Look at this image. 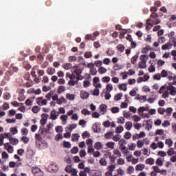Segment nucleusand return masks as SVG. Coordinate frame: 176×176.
I'll return each mask as SVG.
<instances>
[{
    "label": "nucleus",
    "instance_id": "60",
    "mask_svg": "<svg viewBox=\"0 0 176 176\" xmlns=\"http://www.w3.org/2000/svg\"><path fill=\"white\" fill-rule=\"evenodd\" d=\"M81 113H82V115H85V116L87 115H90L91 113V112L87 109H83Z\"/></svg>",
    "mask_w": 176,
    "mask_h": 176
},
{
    "label": "nucleus",
    "instance_id": "41",
    "mask_svg": "<svg viewBox=\"0 0 176 176\" xmlns=\"http://www.w3.org/2000/svg\"><path fill=\"white\" fill-rule=\"evenodd\" d=\"M94 65L97 67V68H101L102 65V60H96L94 62Z\"/></svg>",
    "mask_w": 176,
    "mask_h": 176
},
{
    "label": "nucleus",
    "instance_id": "52",
    "mask_svg": "<svg viewBox=\"0 0 176 176\" xmlns=\"http://www.w3.org/2000/svg\"><path fill=\"white\" fill-rule=\"evenodd\" d=\"M164 64H166V62L164 60L162 59L157 60V65H158V67H163Z\"/></svg>",
    "mask_w": 176,
    "mask_h": 176
},
{
    "label": "nucleus",
    "instance_id": "45",
    "mask_svg": "<svg viewBox=\"0 0 176 176\" xmlns=\"http://www.w3.org/2000/svg\"><path fill=\"white\" fill-rule=\"evenodd\" d=\"M111 81V78L109 76H104L102 78V82L103 83H109Z\"/></svg>",
    "mask_w": 176,
    "mask_h": 176
},
{
    "label": "nucleus",
    "instance_id": "3",
    "mask_svg": "<svg viewBox=\"0 0 176 176\" xmlns=\"http://www.w3.org/2000/svg\"><path fill=\"white\" fill-rule=\"evenodd\" d=\"M102 125L104 127L108 128L111 127L113 129V127H116V124H115V122H110L109 120H106L102 123Z\"/></svg>",
    "mask_w": 176,
    "mask_h": 176
},
{
    "label": "nucleus",
    "instance_id": "34",
    "mask_svg": "<svg viewBox=\"0 0 176 176\" xmlns=\"http://www.w3.org/2000/svg\"><path fill=\"white\" fill-rule=\"evenodd\" d=\"M118 87H119L120 90H124V91H127V85H126L124 83L120 85Z\"/></svg>",
    "mask_w": 176,
    "mask_h": 176
},
{
    "label": "nucleus",
    "instance_id": "44",
    "mask_svg": "<svg viewBox=\"0 0 176 176\" xmlns=\"http://www.w3.org/2000/svg\"><path fill=\"white\" fill-rule=\"evenodd\" d=\"M66 78H69L70 80H72L75 79L76 76L74 74H71V73H66Z\"/></svg>",
    "mask_w": 176,
    "mask_h": 176
},
{
    "label": "nucleus",
    "instance_id": "1",
    "mask_svg": "<svg viewBox=\"0 0 176 176\" xmlns=\"http://www.w3.org/2000/svg\"><path fill=\"white\" fill-rule=\"evenodd\" d=\"M36 102L39 107L47 105V100L43 99V97L42 96L36 98Z\"/></svg>",
    "mask_w": 176,
    "mask_h": 176
},
{
    "label": "nucleus",
    "instance_id": "58",
    "mask_svg": "<svg viewBox=\"0 0 176 176\" xmlns=\"http://www.w3.org/2000/svg\"><path fill=\"white\" fill-rule=\"evenodd\" d=\"M117 163L119 166H123V164H124V159L123 158H119L117 160Z\"/></svg>",
    "mask_w": 176,
    "mask_h": 176
},
{
    "label": "nucleus",
    "instance_id": "35",
    "mask_svg": "<svg viewBox=\"0 0 176 176\" xmlns=\"http://www.w3.org/2000/svg\"><path fill=\"white\" fill-rule=\"evenodd\" d=\"M79 137H80L78 133L73 134L72 135V141L75 142V141H78Z\"/></svg>",
    "mask_w": 176,
    "mask_h": 176
},
{
    "label": "nucleus",
    "instance_id": "43",
    "mask_svg": "<svg viewBox=\"0 0 176 176\" xmlns=\"http://www.w3.org/2000/svg\"><path fill=\"white\" fill-rule=\"evenodd\" d=\"M66 98L67 100H70L71 101H74L75 100V95L71 94H67L66 95Z\"/></svg>",
    "mask_w": 176,
    "mask_h": 176
},
{
    "label": "nucleus",
    "instance_id": "20",
    "mask_svg": "<svg viewBox=\"0 0 176 176\" xmlns=\"http://www.w3.org/2000/svg\"><path fill=\"white\" fill-rule=\"evenodd\" d=\"M168 74H171L170 72H167V70L166 69H163L162 72H161V76L162 78H167V76H168Z\"/></svg>",
    "mask_w": 176,
    "mask_h": 176
},
{
    "label": "nucleus",
    "instance_id": "63",
    "mask_svg": "<svg viewBox=\"0 0 176 176\" xmlns=\"http://www.w3.org/2000/svg\"><path fill=\"white\" fill-rule=\"evenodd\" d=\"M63 126H58L56 127L55 131H56V133H58L60 134V133H63Z\"/></svg>",
    "mask_w": 176,
    "mask_h": 176
},
{
    "label": "nucleus",
    "instance_id": "51",
    "mask_svg": "<svg viewBox=\"0 0 176 176\" xmlns=\"http://www.w3.org/2000/svg\"><path fill=\"white\" fill-rule=\"evenodd\" d=\"M157 155L160 156L161 157H164L167 156V153L163 151H160L157 153Z\"/></svg>",
    "mask_w": 176,
    "mask_h": 176
},
{
    "label": "nucleus",
    "instance_id": "23",
    "mask_svg": "<svg viewBox=\"0 0 176 176\" xmlns=\"http://www.w3.org/2000/svg\"><path fill=\"white\" fill-rule=\"evenodd\" d=\"M140 62L144 63L146 64V62L148 61V56L146 55H141L140 57Z\"/></svg>",
    "mask_w": 176,
    "mask_h": 176
},
{
    "label": "nucleus",
    "instance_id": "2",
    "mask_svg": "<svg viewBox=\"0 0 176 176\" xmlns=\"http://www.w3.org/2000/svg\"><path fill=\"white\" fill-rule=\"evenodd\" d=\"M32 173L34 176H42L43 175V172L41 168L38 167L32 168Z\"/></svg>",
    "mask_w": 176,
    "mask_h": 176
},
{
    "label": "nucleus",
    "instance_id": "38",
    "mask_svg": "<svg viewBox=\"0 0 176 176\" xmlns=\"http://www.w3.org/2000/svg\"><path fill=\"white\" fill-rule=\"evenodd\" d=\"M106 90L107 92L111 93L113 90V86L111 84H107L106 87Z\"/></svg>",
    "mask_w": 176,
    "mask_h": 176
},
{
    "label": "nucleus",
    "instance_id": "47",
    "mask_svg": "<svg viewBox=\"0 0 176 176\" xmlns=\"http://www.w3.org/2000/svg\"><path fill=\"white\" fill-rule=\"evenodd\" d=\"M155 164L162 167V166H163V161L162 160V158H157L156 160Z\"/></svg>",
    "mask_w": 176,
    "mask_h": 176
},
{
    "label": "nucleus",
    "instance_id": "54",
    "mask_svg": "<svg viewBox=\"0 0 176 176\" xmlns=\"http://www.w3.org/2000/svg\"><path fill=\"white\" fill-rule=\"evenodd\" d=\"M157 112L160 115H164V112H166V109L163 107H160L157 109Z\"/></svg>",
    "mask_w": 176,
    "mask_h": 176
},
{
    "label": "nucleus",
    "instance_id": "30",
    "mask_svg": "<svg viewBox=\"0 0 176 176\" xmlns=\"http://www.w3.org/2000/svg\"><path fill=\"white\" fill-rule=\"evenodd\" d=\"M98 72L100 74V75H102V74H107V69L104 67H100L98 69Z\"/></svg>",
    "mask_w": 176,
    "mask_h": 176
},
{
    "label": "nucleus",
    "instance_id": "31",
    "mask_svg": "<svg viewBox=\"0 0 176 176\" xmlns=\"http://www.w3.org/2000/svg\"><path fill=\"white\" fill-rule=\"evenodd\" d=\"M115 168H116V165H110L107 167V170L109 172L113 173L115 171Z\"/></svg>",
    "mask_w": 176,
    "mask_h": 176
},
{
    "label": "nucleus",
    "instance_id": "29",
    "mask_svg": "<svg viewBox=\"0 0 176 176\" xmlns=\"http://www.w3.org/2000/svg\"><path fill=\"white\" fill-rule=\"evenodd\" d=\"M124 45H122V44H119L117 46V50H118V52H120V53H123L124 52Z\"/></svg>",
    "mask_w": 176,
    "mask_h": 176
},
{
    "label": "nucleus",
    "instance_id": "9",
    "mask_svg": "<svg viewBox=\"0 0 176 176\" xmlns=\"http://www.w3.org/2000/svg\"><path fill=\"white\" fill-rule=\"evenodd\" d=\"M12 75H13L12 70L7 71L4 76L6 80H10V76H12Z\"/></svg>",
    "mask_w": 176,
    "mask_h": 176
},
{
    "label": "nucleus",
    "instance_id": "26",
    "mask_svg": "<svg viewBox=\"0 0 176 176\" xmlns=\"http://www.w3.org/2000/svg\"><path fill=\"white\" fill-rule=\"evenodd\" d=\"M120 138H122V135L117 134L113 136L112 140L113 141H115V142H118V141H120Z\"/></svg>",
    "mask_w": 176,
    "mask_h": 176
},
{
    "label": "nucleus",
    "instance_id": "61",
    "mask_svg": "<svg viewBox=\"0 0 176 176\" xmlns=\"http://www.w3.org/2000/svg\"><path fill=\"white\" fill-rule=\"evenodd\" d=\"M79 149L78 148V146H75L73 148L71 149L70 152L71 153H73L76 155L78 152Z\"/></svg>",
    "mask_w": 176,
    "mask_h": 176
},
{
    "label": "nucleus",
    "instance_id": "39",
    "mask_svg": "<svg viewBox=\"0 0 176 176\" xmlns=\"http://www.w3.org/2000/svg\"><path fill=\"white\" fill-rule=\"evenodd\" d=\"M32 111L34 113H38V112L41 111V107H39L38 106H34L32 109Z\"/></svg>",
    "mask_w": 176,
    "mask_h": 176
},
{
    "label": "nucleus",
    "instance_id": "14",
    "mask_svg": "<svg viewBox=\"0 0 176 176\" xmlns=\"http://www.w3.org/2000/svg\"><path fill=\"white\" fill-rule=\"evenodd\" d=\"M60 120H62V124H67V120L68 119V116L62 115L60 117Z\"/></svg>",
    "mask_w": 176,
    "mask_h": 176
},
{
    "label": "nucleus",
    "instance_id": "16",
    "mask_svg": "<svg viewBox=\"0 0 176 176\" xmlns=\"http://www.w3.org/2000/svg\"><path fill=\"white\" fill-rule=\"evenodd\" d=\"M100 112H102V115H105L107 112V104H102L100 106Z\"/></svg>",
    "mask_w": 176,
    "mask_h": 176
},
{
    "label": "nucleus",
    "instance_id": "8",
    "mask_svg": "<svg viewBox=\"0 0 176 176\" xmlns=\"http://www.w3.org/2000/svg\"><path fill=\"white\" fill-rule=\"evenodd\" d=\"M171 47H173V44H171L170 43H166V44L162 46V50H169V49H171Z\"/></svg>",
    "mask_w": 176,
    "mask_h": 176
},
{
    "label": "nucleus",
    "instance_id": "32",
    "mask_svg": "<svg viewBox=\"0 0 176 176\" xmlns=\"http://www.w3.org/2000/svg\"><path fill=\"white\" fill-rule=\"evenodd\" d=\"M131 127H133V122L129 121L125 124V129L126 130H131Z\"/></svg>",
    "mask_w": 176,
    "mask_h": 176
},
{
    "label": "nucleus",
    "instance_id": "17",
    "mask_svg": "<svg viewBox=\"0 0 176 176\" xmlns=\"http://www.w3.org/2000/svg\"><path fill=\"white\" fill-rule=\"evenodd\" d=\"M47 74H48V75H54V74H56V69L53 67H48L47 69Z\"/></svg>",
    "mask_w": 176,
    "mask_h": 176
},
{
    "label": "nucleus",
    "instance_id": "21",
    "mask_svg": "<svg viewBox=\"0 0 176 176\" xmlns=\"http://www.w3.org/2000/svg\"><path fill=\"white\" fill-rule=\"evenodd\" d=\"M106 146H107L109 149H115V142H109L106 143Z\"/></svg>",
    "mask_w": 176,
    "mask_h": 176
},
{
    "label": "nucleus",
    "instance_id": "27",
    "mask_svg": "<svg viewBox=\"0 0 176 176\" xmlns=\"http://www.w3.org/2000/svg\"><path fill=\"white\" fill-rule=\"evenodd\" d=\"M104 137L107 140H111V138H112V137H113V132L110 131V132H107L105 135Z\"/></svg>",
    "mask_w": 176,
    "mask_h": 176
},
{
    "label": "nucleus",
    "instance_id": "57",
    "mask_svg": "<svg viewBox=\"0 0 176 176\" xmlns=\"http://www.w3.org/2000/svg\"><path fill=\"white\" fill-rule=\"evenodd\" d=\"M89 72L91 75H93V76L97 75V68L94 67L92 69H90Z\"/></svg>",
    "mask_w": 176,
    "mask_h": 176
},
{
    "label": "nucleus",
    "instance_id": "10",
    "mask_svg": "<svg viewBox=\"0 0 176 176\" xmlns=\"http://www.w3.org/2000/svg\"><path fill=\"white\" fill-rule=\"evenodd\" d=\"M175 148H169L167 151V155L168 156H174L175 155Z\"/></svg>",
    "mask_w": 176,
    "mask_h": 176
},
{
    "label": "nucleus",
    "instance_id": "37",
    "mask_svg": "<svg viewBox=\"0 0 176 176\" xmlns=\"http://www.w3.org/2000/svg\"><path fill=\"white\" fill-rule=\"evenodd\" d=\"M106 54H107V56H109L111 57L113 56V54H115V51L112 50V49L111 48H109L106 52Z\"/></svg>",
    "mask_w": 176,
    "mask_h": 176
},
{
    "label": "nucleus",
    "instance_id": "49",
    "mask_svg": "<svg viewBox=\"0 0 176 176\" xmlns=\"http://www.w3.org/2000/svg\"><path fill=\"white\" fill-rule=\"evenodd\" d=\"M94 153V146H87V153Z\"/></svg>",
    "mask_w": 176,
    "mask_h": 176
},
{
    "label": "nucleus",
    "instance_id": "48",
    "mask_svg": "<svg viewBox=\"0 0 176 176\" xmlns=\"http://www.w3.org/2000/svg\"><path fill=\"white\" fill-rule=\"evenodd\" d=\"M122 97H123V94L120 93L114 96V100L115 101H119Z\"/></svg>",
    "mask_w": 176,
    "mask_h": 176
},
{
    "label": "nucleus",
    "instance_id": "56",
    "mask_svg": "<svg viewBox=\"0 0 176 176\" xmlns=\"http://www.w3.org/2000/svg\"><path fill=\"white\" fill-rule=\"evenodd\" d=\"M22 135H27L28 134V129L27 128H23L21 130Z\"/></svg>",
    "mask_w": 176,
    "mask_h": 176
},
{
    "label": "nucleus",
    "instance_id": "11",
    "mask_svg": "<svg viewBox=\"0 0 176 176\" xmlns=\"http://www.w3.org/2000/svg\"><path fill=\"white\" fill-rule=\"evenodd\" d=\"M89 93L87 92V91H81L80 92V98L82 99V100H85L86 98H89Z\"/></svg>",
    "mask_w": 176,
    "mask_h": 176
},
{
    "label": "nucleus",
    "instance_id": "5",
    "mask_svg": "<svg viewBox=\"0 0 176 176\" xmlns=\"http://www.w3.org/2000/svg\"><path fill=\"white\" fill-rule=\"evenodd\" d=\"M23 68H24L26 71H29V69H31L32 66L30 64V62H28V60L23 61Z\"/></svg>",
    "mask_w": 176,
    "mask_h": 176
},
{
    "label": "nucleus",
    "instance_id": "18",
    "mask_svg": "<svg viewBox=\"0 0 176 176\" xmlns=\"http://www.w3.org/2000/svg\"><path fill=\"white\" fill-rule=\"evenodd\" d=\"M145 168V165L142 164H139L136 165L135 170L136 171H142Z\"/></svg>",
    "mask_w": 176,
    "mask_h": 176
},
{
    "label": "nucleus",
    "instance_id": "19",
    "mask_svg": "<svg viewBox=\"0 0 176 176\" xmlns=\"http://www.w3.org/2000/svg\"><path fill=\"white\" fill-rule=\"evenodd\" d=\"M94 147L95 149H97V151H101V149H102V144L100 142H98L95 143Z\"/></svg>",
    "mask_w": 176,
    "mask_h": 176
},
{
    "label": "nucleus",
    "instance_id": "64",
    "mask_svg": "<svg viewBox=\"0 0 176 176\" xmlns=\"http://www.w3.org/2000/svg\"><path fill=\"white\" fill-rule=\"evenodd\" d=\"M68 85H69V86H71V87L75 86V85H77V84H76V80L75 81V80H69V82H68Z\"/></svg>",
    "mask_w": 176,
    "mask_h": 176
},
{
    "label": "nucleus",
    "instance_id": "50",
    "mask_svg": "<svg viewBox=\"0 0 176 176\" xmlns=\"http://www.w3.org/2000/svg\"><path fill=\"white\" fill-rule=\"evenodd\" d=\"M10 131L13 135L17 134L19 133V131L17 130V128H16V127L10 128Z\"/></svg>",
    "mask_w": 176,
    "mask_h": 176
},
{
    "label": "nucleus",
    "instance_id": "42",
    "mask_svg": "<svg viewBox=\"0 0 176 176\" xmlns=\"http://www.w3.org/2000/svg\"><path fill=\"white\" fill-rule=\"evenodd\" d=\"M63 91H65V87L63 85H60L58 87V94H61Z\"/></svg>",
    "mask_w": 176,
    "mask_h": 176
},
{
    "label": "nucleus",
    "instance_id": "6",
    "mask_svg": "<svg viewBox=\"0 0 176 176\" xmlns=\"http://www.w3.org/2000/svg\"><path fill=\"white\" fill-rule=\"evenodd\" d=\"M57 118H58V114H57V111H56V110H52L51 111L50 118H51L52 120H56Z\"/></svg>",
    "mask_w": 176,
    "mask_h": 176
},
{
    "label": "nucleus",
    "instance_id": "12",
    "mask_svg": "<svg viewBox=\"0 0 176 176\" xmlns=\"http://www.w3.org/2000/svg\"><path fill=\"white\" fill-rule=\"evenodd\" d=\"M99 164H100V166H103L104 167L108 165V162H107V159H105L104 157H102L99 160Z\"/></svg>",
    "mask_w": 176,
    "mask_h": 176
},
{
    "label": "nucleus",
    "instance_id": "22",
    "mask_svg": "<svg viewBox=\"0 0 176 176\" xmlns=\"http://www.w3.org/2000/svg\"><path fill=\"white\" fill-rule=\"evenodd\" d=\"M51 168L54 173H57V171H58V166H57L56 163L51 164Z\"/></svg>",
    "mask_w": 176,
    "mask_h": 176
},
{
    "label": "nucleus",
    "instance_id": "33",
    "mask_svg": "<svg viewBox=\"0 0 176 176\" xmlns=\"http://www.w3.org/2000/svg\"><path fill=\"white\" fill-rule=\"evenodd\" d=\"M123 130H124L123 126L122 125H120L116 129V133H117L118 134H120V133H122Z\"/></svg>",
    "mask_w": 176,
    "mask_h": 176
},
{
    "label": "nucleus",
    "instance_id": "59",
    "mask_svg": "<svg viewBox=\"0 0 176 176\" xmlns=\"http://www.w3.org/2000/svg\"><path fill=\"white\" fill-rule=\"evenodd\" d=\"M124 138H125V140H130V138H131V133L126 132Z\"/></svg>",
    "mask_w": 176,
    "mask_h": 176
},
{
    "label": "nucleus",
    "instance_id": "28",
    "mask_svg": "<svg viewBox=\"0 0 176 176\" xmlns=\"http://www.w3.org/2000/svg\"><path fill=\"white\" fill-rule=\"evenodd\" d=\"M146 164H151V166H153V164H155V160L153 158H148L146 160Z\"/></svg>",
    "mask_w": 176,
    "mask_h": 176
},
{
    "label": "nucleus",
    "instance_id": "36",
    "mask_svg": "<svg viewBox=\"0 0 176 176\" xmlns=\"http://www.w3.org/2000/svg\"><path fill=\"white\" fill-rule=\"evenodd\" d=\"M120 111V109H119V107H114L111 109V111L112 112V113H119Z\"/></svg>",
    "mask_w": 176,
    "mask_h": 176
},
{
    "label": "nucleus",
    "instance_id": "40",
    "mask_svg": "<svg viewBox=\"0 0 176 176\" xmlns=\"http://www.w3.org/2000/svg\"><path fill=\"white\" fill-rule=\"evenodd\" d=\"M138 67L140 69H145V68H146V63L140 61Z\"/></svg>",
    "mask_w": 176,
    "mask_h": 176
},
{
    "label": "nucleus",
    "instance_id": "46",
    "mask_svg": "<svg viewBox=\"0 0 176 176\" xmlns=\"http://www.w3.org/2000/svg\"><path fill=\"white\" fill-rule=\"evenodd\" d=\"M53 91H50L47 95H45V98H47V101H50V98H52V96H53Z\"/></svg>",
    "mask_w": 176,
    "mask_h": 176
},
{
    "label": "nucleus",
    "instance_id": "15",
    "mask_svg": "<svg viewBox=\"0 0 176 176\" xmlns=\"http://www.w3.org/2000/svg\"><path fill=\"white\" fill-rule=\"evenodd\" d=\"M166 145H168V148H171V146L174 144L173 140L171 138L166 139L165 140Z\"/></svg>",
    "mask_w": 176,
    "mask_h": 176
},
{
    "label": "nucleus",
    "instance_id": "13",
    "mask_svg": "<svg viewBox=\"0 0 176 176\" xmlns=\"http://www.w3.org/2000/svg\"><path fill=\"white\" fill-rule=\"evenodd\" d=\"M10 144H11V145H17V144H19V139L16 138H10Z\"/></svg>",
    "mask_w": 176,
    "mask_h": 176
},
{
    "label": "nucleus",
    "instance_id": "7",
    "mask_svg": "<svg viewBox=\"0 0 176 176\" xmlns=\"http://www.w3.org/2000/svg\"><path fill=\"white\" fill-rule=\"evenodd\" d=\"M167 90L170 91V96H175L176 95V90H175V87L174 86H169L167 87Z\"/></svg>",
    "mask_w": 176,
    "mask_h": 176
},
{
    "label": "nucleus",
    "instance_id": "25",
    "mask_svg": "<svg viewBox=\"0 0 176 176\" xmlns=\"http://www.w3.org/2000/svg\"><path fill=\"white\" fill-rule=\"evenodd\" d=\"M137 60H138V55H135L131 59V63L133 65H135L137 64Z\"/></svg>",
    "mask_w": 176,
    "mask_h": 176
},
{
    "label": "nucleus",
    "instance_id": "4",
    "mask_svg": "<svg viewBox=\"0 0 176 176\" xmlns=\"http://www.w3.org/2000/svg\"><path fill=\"white\" fill-rule=\"evenodd\" d=\"M48 118H49V114L43 113L41 115V120L40 121V123L42 126H45V124H46Z\"/></svg>",
    "mask_w": 176,
    "mask_h": 176
},
{
    "label": "nucleus",
    "instance_id": "55",
    "mask_svg": "<svg viewBox=\"0 0 176 176\" xmlns=\"http://www.w3.org/2000/svg\"><path fill=\"white\" fill-rule=\"evenodd\" d=\"M23 86L25 87H32V86H33L32 81H28V82H25L23 84Z\"/></svg>",
    "mask_w": 176,
    "mask_h": 176
},
{
    "label": "nucleus",
    "instance_id": "24",
    "mask_svg": "<svg viewBox=\"0 0 176 176\" xmlns=\"http://www.w3.org/2000/svg\"><path fill=\"white\" fill-rule=\"evenodd\" d=\"M145 140L146 139H144L143 140H139L137 142V147L138 148H142V146H144V142H145Z\"/></svg>",
    "mask_w": 176,
    "mask_h": 176
},
{
    "label": "nucleus",
    "instance_id": "62",
    "mask_svg": "<svg viewBox=\"0 0 176 176\" xmlns=\"http://www.w3.org/2000/svg\"><path fill=\"white\" fill-rule=\"evenodd\" d=\"M133 173H134V167L129 166L127 169V174H133Z\"/></svg>",
    "mask_w": 176,
    "mask_h": 176
},
{
    "label": "nucleus",
    "instance_id": "53",
    "mask_svg": "<svg viewBox=\"0 0 176 176\" xmlns=\"http://www.w3.org/2000/svg\"><path fill=\"white\" fill-rule=\"evenodd\" d=\"M84 57H85V58H90L91 57H93V54H91V52H86L84 54Z\"/></svg>",
    "mask_w": 176,
    "mask_h": 176
}]
</instances>
